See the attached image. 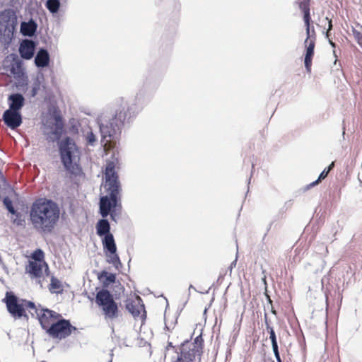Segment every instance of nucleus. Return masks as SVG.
Returning a JSON list of instances; mask_svg holds the SVG:
<instances>
[{
  "label": "nucleus",
  "instance_id": "f257e3e1",
  "mask_svg": "<svg viewBox=\"0 0 362 362\" xmlns=\"http://www.w3.org/2000/svg\"><path fill=\"white\" fill-rule=\"evenodd\" d=\"M141 108L135 103H124L109 114H102L96 119L102 139H119L123 129H129Z\"/></svg>",
  "mask_w": 362,
  "mask_h": 362
},
{
  "label": "nucleus",
  "instance_id": "6e6d98bb",
  "mask_svg": "<svg viewBox=\"0 0 362 362\" xmlns=\"http://www.w3.org/2000/svg\"><path fill=\"white\" fill-rule=\"evenodd\" d=\"M137 300H138L139 303L142 302V299L141 298V297H138Z\"/></svg>",
  "mask_w": 362,
  "mask_h": 362
},
{
  "label": "nucleus",
  "instance_id": "7ed1b4c3",
  "mask_svg": "<svg viewBox=\"0 0 362 362\" xmlns=\"http://www.w3.org/2000/svg\"><path fill=\"white\" fill-rule=\"evenodd\" d=\"M191 339L192 337L184 340L179 346H175L172 341H168L165 348V351L172 349L175 354L171 358V362H201L204 349L202 335L196 337L193 341Z\"/></svg>",
  "mask_w": 362,
  "mask_h": 362
},
{
  "label": "nucleus",
  "instance_id": "ddd939ff",
  "mask_svg": "<svg viewBox=\"0 0 362 362\" xmlns=\"http://www.w3.org/2000/svg\"><path fill=\"white\" fill-rule=\"evenodd\" d=\"M103 252L106 257V262L113 265L117 269L119 270L122 268L123 264L117 254V245L115 241L103 245Z\"/></svg>",
  "mask_w": 362,
  "mask_h": 362
},
{
  "label": "nucleus",
  "instance_id": "393cba45",
  "mask_svg": "<svg viewBox=\"0 0 362 362\" xmlns=\"http://www.w3.org/2000/svg\"><path fill=\"white\" fill-rule=\"evenodd\" d=\"M98 279L102 282L101 289H107L110 284L116 283L117 275L115 273H110L106 270H102L98 274Z\"/></svg>",
  "mask_w": 362,
  "mask_h": 362
},
{
  "label": "nucleus",
  "instance_id": "338daca9",
  "mask_svg": "<svg viewBox=\"0 0 362 362\" xmlns=\"http://www.w3.org/2000/svg\"><path fill=\"white\" fill-rule=\"evenodd\" d=\"M41 362H46V361H41Z\"/></svg>",
  "mask_w": 362,
  "mask_h": 362
},
{
  "label": "nucleus",
  "instance_id": "aec40b11",
  "mask_svg": "<svg viewBox=\"0 0 362 362\" xmlns=\"http://www.w3.org/2000/svg\"><path fill=\"white\" fill-rule=\"evenodd\" d=\"M6 58L10 59L8 71L13 77L26 73L23 66V62L17 54L11 53Z\"/></svg>",
  "mask_w": 362,
  "mask_h": 362
},
{
  "label": "nucleus",
  "instance_id": "603ef678",
  "mask_svg": "<svg viewBox=\"0 0 362 362\" xmlns=\"http://www.w3.org/2000/svg\"><path fill=\"white\" fill-rule=\"evenodd\" d=\"M271 312L272 313H273L274 315H276V311L274 310V308H273V306L272 305V308H271Z\"/></svg>",
  "mask_w": 362,
  "mask_h": 362
},
{
  "label": "nucleus",
  "instance_id": "dca6fc26",
  "mask_svg": "<svg viewBox=\"0 0 362 362\" xmlns=\"http://www.w3.org/2000/svg\"><path fill=\"white\" fill-rule=\"evenodd\" d=\"M43 267H45L46 274L48 275L49 269L45 262L42 263L30 260L28 264L25 267V272L31 279H39L42 276Z\"/></svg>",
  "mask_w": 362,
  "mask_h": 362
},
{
  "label": "nucleus",
  "instance_id": "09e8293b",
  "mask_svg": "<svg viewBox=\"0 0 362 362\" xmlns=\"http://www.w3.org/2000/svg\"><path fill=\"white\" fill-rule=\"evenodd\" d=\"M334 167V163L332 162L328 167L326 168L327 170H329V172H330L333 168Z\"/></svg>",
  "mask_w": 362,
  "mask_h": 362
},
{
  "label": "nucleus",
  "instance_id": "2eb2a0df",
  "mask_svg": "<svg viewBox=\"0 0 362 362\" xmlns=\"http://www.w3.org/2000/svg\"><path fill=\"white\" fill-rule=\"evenodd\" d=\"M162 77L163 74L161 72L154 69H150L145 76L144 88L146 90H156L160 85Z\"/></svg>",
  "mask_w": 362,
  "mask_h": 362
},
{
  "label": "nucleus",
  "instance_id": "a878e982",
  "mask_svg": "<svg viewBox=\"0 0 362 362\" xmlns=\"http://www.w3.org/2000/svg\"><path fill=\"white\" fill-rule=\"evenodd\" d=\"M141 307L144 308V305L142 303ZM125 308L133 316L134 319L141 316V318L144 320L146 317V313L144 309V313L141 315V312L137 306L134 304V300L127 299L125 303Z\"/></svg>",
  "mask_w": 362,
  "mask_h": 362
},
{
  "label": "nucleus",
  "instance_id": "4468645a",
  "mask_svg": "<svg viewBox=\"0 0 362 362\" xmlns=\"http://www.w3.org/2000/svg\"><path fill=\"white\" fill-rule=\"evenodd\" d=\"M2 119L5 125L11 130L17 129L23 123L21 112L6 110L3 113Z\"/></svg>",
  "mask_w": 362,
  "mask_h": 362
},
{
  "label": "nucleus",
  "instance_id": "69168bd1",
  "mask_svg": "<svg viewBox=\"0 0 362 362\" xmlns=\"http://www.w3.org/2000/svg\"><path fill=\"white\" fill-rule=\"evenodd\" d=\"M165 328H166L167 329H169V328L168 327V326H167L166 325H165Z\"/></svg>",
  "mask_w": 362,
  "mask_h": 362
},
{
  "label": "nucleus",
  "instance_id": "c85d7f7f",
  "mask_svg": "<svg viewBox=\"0 0 362 362\" xmlns=\"http://www.w3.org/2000/svg\"><path fill=\"white\" fill-rule=\"evenodd\" d=\"M13 78L16 80L14 85L18 90L26 87L28 84V78L26 73L19 74Z\"/></svg>",
  "mask_w": 362,
  "mask_h": 362
},
{
  "label": "nucleus",
  "instance_id": "f3484780",
  "mask_svg": "<svg viewBox=\"0 0 362 362\" xmlns=\"http://www.w3.org/2000/svg\"><path fill=\"white\" fill-rule=\"evenodd\" d=\"M312 37L310 33L309 37L306 34V39L305 40L304 44L305 47V55H304V65L307 72H310L312 61L315 54V40L314 39H310Z\"/></svg>",
  "mask_w": 362,
  "mask_h": 362
},
{
  "label": "nucleus",
  "instance_id": "8fccbe9b",
  "mask_svg": "<svg viewBox=\"0 0 362 362\" xmlns=\"http://www.w3.org/2000/svg\"><path fill=\"white\" fill-rule=\"evenodd\" d=\"M192 289L195 291H197V289L195 288V287L192 284H190L189 286V293H188V296H190V291Z\"/></svg>",
  "mask_w": 362,
  "mask_h": 362
},
{
  "label": "nucleus",
  "instance_id": "c9c22d12",
  "mask_svg": "<svg viewBox=\"0 0 362 362\" xmlns=\"http://www.w3.org/2000/svg\"><path fill=\"white\" fill-rule=\"evenodd\" d=\"M271 343H272V350L274 352V355L276 358V361L281 362V358L280 353L279 351V346H278L277 341H272Z\"/></svg>",
  "mask_w": 362,
  "mask_h": 362
},
{
  "label": "nucleus",
  "instance_id": "6e6552de",
  "mask_svg": "<svg viewBox=\"0 0 362 362\" xmlns=\"http://www.w3.org/2000/svg\"><path fill=\"white\" fill-rule=\"evenodd\" d=\"M76 330V327L74 326L69 320L65 319L61 315V317L47 328L46 334L53 339L62 340L69 337Z\"/></svg>",
  "mask_w": 362,
  "mask_h": 362
},
{
  "label": "nucleus",
  "instance_id": "2f4dec72",
  "mask_svg": "<svg viewBox=\"0 0 362 362\" xmlns=\"http://www.w3.org/2000/svg\"><path fill=\"white\" fill-rule=\"evenodd\" d=\"M98 139L96 135L91 129H89L86 134V142L88 146H95L97 144Z\"/></svg>",
  "mask_w": 362,
  "mask_h": 362
},
{
  "label": "nucleus",
  "instance_id": "e433bc0d",
  "mask_svg": "<svg viewBox=\"0 0 362 362\" xmlns=\"http://www.w3.org/2000/svg\"><path fill=\"white\" fill-rule=\"evenodd\" d=\"M40 81L37 79L34 83H33V85L32 86V90H31V96L32 97H35L39 90H40Z\"/></svg>",
  "mask_w": 362,
  "mask_h": 362
},
{
  "label": "nucleus",
  "instance_id": "7c9ffc66",
  "mask_svg": "<svg viewBox=\"0 0 362 362\" xmlns=\"http://www.w3.org/2000/svg\"><path fill=\"white\" fill-rule=\"evenodd\" d=\"M49 113L51 117L54 120L52 124H64L63 119L57 107L49 108Z\"/></svg>",
  "mask_w": 362,
  "mask_h": 362
},
{
  "label": "nucleus",
  "instance_id": "6ab92c4d",
  "mask_svg": "<svg viewBox=\"0 0 362 362\" xmlns=\"http://www.w3.org/2000/svg\"><path fill=\"white\" fill-rule=\"evenodd\" d=\"M105 188L106 195L121 197L122 186L119 177H105Z\"/></svg>",
  "mask_w": 362,
  "mask_h": 362
},
{
  "label": "nucleus",
  "instance_id": "37998d69",
  "mask_svg": "<svg viewBox=\"0 0 362 362\" xmlns=\"http://www.w3.org/2000/svg\"><path fill=\"white\" fill-rule=\"evenodd\" d=\"M327 39H328L329 43L331 45V47L332 48H334V49H333V54H334V57L337 58V55L336 50H335V47H336L337 45L332 40H330L329 37L327 38Z\"/></svg>",
  "mask_w": 362,
  "mask_h": 362
},
{
  "label": "nucleus",
  "instance_id": "5701e85b",
  "mask_svg": "<svg viewBox=\"0 0 362 362\" xmlns=\"http://www.w3.org/2000/svg\"><path fill=\"white\" fill-rule=\"evenodd\" d=\"M37 28V23L34 20L30 19L28 21H23L21 23L20 32L21 35L25 37H32L35 35Z\"/></svg>",
  "mask_w": 362,
  "mask_h": 362
},
{
  "label": "nucleus",
  "instance_id": "bf43d9fd",
  "mask_svg": "<svg viewBox=\"0 0 362 362\" xmlns=\"http://www.w3.org/2000/svg\"><path fill=\"white\" fill-rule=\"evenodd\" d=\"M206 311H207V309H206V308H205V309H204V315H205V314H206Z\"/></svg>",
  "mask_w": 362,
  "mask_h": 362
},
{
  "label": "nucleus",
  "instance_id": "ea45409f",
  "mask_svg": "<svg viewBox=\"0 0 362 362\" xmlns=\"http://www.w3.org/2000/svg\"><path fill=\"white\" fill-rule=\"evenodd\" d=\"M354 37L356 39L358 43L362 45V33L358 31L354 30Z\"/></svg>",
  "mask_w": 362,
  "mask_h": 362
},
{
  "label": "nucleus",
  "instance_id": "f8f14e48",
  "mask_svg": "<svg viewBox=\"0 0 362 362\" xmlns=\"http://www.w3.org/2000/svg\"><path fill=\"white\" fill-rule=\"evenodd\" d=\"M65 133L64 124H49L45 126L43 134L48 143H54L59 147V143L62 141V135Z\"/></svg>",
  "mask_w": 362,
  "mask_h": 362
},
{
  "label": "nucleus",
  "instance_id": "423d86ee",
  "mask_svg": "<svg viewBox=\"0 0 362 362\" xmlns=\"http://www.w3.org/2000/svg\"><path fill=\"white\" fill-rule=\"evenodd\" d=\"M18 17L12 8H5L0 12V42L8 45L16 33Z\"/></svg>",
  "mask_w": 362,
  "mask_h": 362
},
{
  "label": "nucleus",
  "instance_id": "de8ad7c7",
  "mask_svg": "<svg viewBox=\"0 0 362 362\" xmlns=\"http://www.w3.org/2000/svg\"><path fill=\"white\" fill-rule=\"evenodd\" d=\"M310 34L312 35L310 39H315V32L313 26L312 27V29L310 28Z\"/></svg>",
  "mask_w": 362,
  "mask_h": 362
},
{
  "label": "nucleus",
  "instance_id": "4c0bfd02",
  "mask_svg": "<svg viewBox=\"0 0 362 362\" xmlns=\"http://www.w3.org/2000/svg\"><path fill=\"white\" fill-rule=\"evenodd\" d=\"M121 211H119V210L111 211L110 214H109L111 221L117 223V217L119 215Z\"/></svg>",
  "mask_w": 362,
  "mask_h": 362
},
{
  "label": "nucleus",
  "instance_id": "4d7b16f0",
  "mask_svg": "<svg viewBox=\"0 0 362 362\" xmlns=\"http://www.w3.org/2000/svg\"><path fill=\"white\" fill-rule=\"evenodd\" d=\"M130 262H131V259H129V262H128L129 269L130 268Z\"/></svg>",
  "mask_w": 362,
  "mask_h": 362
},
{
  "label": "nucleus",
  "instance_id": "680f3d73",
  "mask_svg": "<svg viewBox=\"0 0 362 362\" xmlns=\"http://www.w3.org/2000/svg\"><path fill=\"white\" fill-rule=\"evenodd\" d=\"M271 227H272V223H270V224H269V228H268L267 230H269L270 229V228H271Z\"/></svg>",
  "mask_w": 362,
  "mask_h": 362
},
{
  "label": "nucleus",
  "instance_id": "c756f323",
  "mask_svg": "<svg viewBox=\"0 0 362 362\" xmlns=\"http://www.w3.org/2000/svg\"><path fill=\"white\" fill-rule=\"evenodd\" d=\"M45 6L52 15H55L59 11L61 6L60 0H47Z\"/></svg>",
  "mask_w": 362,
  "mask_h": 362
},
{
  "label": "nucleus",
  "instance_id": "49530a36",
  "mask_svg": "<svg viewBox=\"0 0 362 362\" xmlns=\"http://www.w3.org/2000/svg\"><path fill=\"white\" fill-rule=\"evenodd\" d=\"M269 339L271 340V342L272 341H277V339H276V333H272L269 334Z\"/></svg>",
  "mask_w": 362,
  "mask_h": 362
},
{
  "label": "nucleus",
  "instance_id": "b1692460",
  "mask_svg": "<svg viewBox=\"0 0 362 362\" xmlns=\"http://www.w3.org/2000/svg\"><path fill=\"white\" fill-rule=\"evenodd\" d=\"M309 1L310 0H303L299 4V8L303 13V21L305 26V33L308 35V37H309L310 35V28L312 21L310 12Z\"/></svg>",
  "mask_w": 362,
  "mask_h": 362
},
{
  "label": "nucleus",
  "instance_id": "72a5a7b5",
  "mask_svg": "<svg viewBox=\"0 0 362 362\" xmlns=\"http://www.w3.org/2000/svg\"><path fill=\"white\" fill-rule=\"evenodd\" d=\"M3 204L9 214L15 212L13 201L8 196H5L2 200Z\"/></svg>",
  "mask_w": 362,
  "mask_h": 362
},
{
  "label": "nucleus",
  "instance_id": "a18cd8bd",
  "mask_svg": "<svg viewBox=\"0 0 362 362\" xmlns=\"http://www.w3.org/2000/svg\"><path fill=\"white\" fill-rule=\"evenodd\" d=\"M264 322H265L266 327H267V325H271V322L268 318V315H267V313H264Z\"/></svg>",
  "mask_w": 362,
  "mask_h": 362
},
{
  "label": "nucleus",
  "instance_id": "79ce46f5",
  "mask_svg": "<svg viewBox=\"0 0 362 362\" xmlns=\"http://www.w3.org/2000/svg\"><path fill=\"white\" fill-rule=\"evenodd\" d=\"M320 182V180H318V179H317L316 180L313 181V182H311L310 184H309V185H306V186H305V191H306V190H308V189H310L311 187H315V186L319 184V182Z\"/></svg>",
  "mask_w": 362,
  "mask_h": 362
},
{
  "label": "nucleus",
  "instance_id": "39448f33",
  "mask_svg": "<svg viewBox=\"0 0 362 362\" xmlns=\"http://www.w3.org/2000/svg\"><path fill=\"white\" fill-rule=\"evenodd\" d=\"M3 302L6 304L7 311L14 320L23 319L28 322L29 317L26 309L33 311L35 309V303L33 301L18 297L12 291H7Z\"/></svg>",
  "mask_w": 362,
  "mask_h": 362
},
{
  "label": "nucleus",
  "instance_id": "20e7f679",
  "mask_svg": "<svg viewBox=\"0 0 362 362\" xmlns=\"http://www.w3.org/2000/svg\"><path fill=\"white\" fill-rule=\"evenodd\" d=\"M60 161L64 170L74 175L82 170L80 165L81 152L74 140L66 136L59 143L58 147Z\"/></svg>",
  "mask_w": 362,
  "mask_h": 362
},
{
  "label": "nucleus",
  "instance_id": "9b49d317",
  "mask_svg": "<svg viewBox=\"0 0 362 362\" xmlns=\"http://www.w3.org/2000/svg\"><path fill=\"white\" fill-rule=\"evenodd\" d=\"M96 234L101 238L102 245L115 241L113 234L111 233V226L106 218L99 219L95 225Z\"/></svg>",
  "mask_w": 362,
  "mask_h": 362
},
{
  "label": "nucleus",
  "instance_id": "052dcab7",
  "mask_svg": "<svg viewBox=\"0 0 362 362\" xmlns=\"http://www.w3.org/2000/svg\"><path fill=\"white\" fill-rule=\"evenodd\" d=\"M251 176H252V175H250V178H249V180H248V185H249V184H250V182Z\"/></svg>",
  "mask_w": 362,
  "mask_h": 362
},
{
  "label": "nucleus",
  "instance_id": "3c124183",
  "mask_svg": "<svg viewBox=\"0 0 362 362\" xmlns=\"http://www.w3.org/2000/svg\"><path fill=\"white\" fill-rule=\"evenodd\" d=\"M236 262H237V257L235 258V259L234 261H233V262H231V264H230V270L232 269V268H233V267H235V265H236Z\"/></svg>",
  "mask_w": 362,
  "mask_h": 362
},
{
  "label": "nucleus",
  "instance_id": "0e129e2a",
  "mask_svg": "<svg viewBox=\"0 0 362 362\" xmlns=\"http://www.w3.org/2000/svg\"><path fill=\"white\" fill-rule=\"evenodd\" d=\"M0 264H3V261L1 258H0Z\"/></svg>",
  "mask_w": 362,
  "mask_h": 362
},
{
  "label": "nucleus",
  "instance_id": "0eeeda50",
  "mask_svg": "<svg viewBox=\"0 0 362 362\" xmlns=\"http://www.w3.org/2000/svg\"><path fill=\"white\" fill-rule=\"evenodd\" d=\"M95 302L102 310L105 319L113 320L119 315V308L113 294L108 289H99Z\"/></svg>",
  "mask_w": 362,
  "mask_h": 362
},
{
  "label": "nucleus",
  "instance_id": "bb28decb",
  "mask_svg": "<svg viewBox=\"0 0 362 362\" xmlns=\"http://www.w3.org/2000/svg\"><path fill=\"white\" fill-rule=\"evenodd\" d=\"M118 165H119V158L116 157L115 153H113L112 159L107 162L105 177H119L115 171V168Z\"/></svg>",
  "mask_w": 362,
  "mask_h": 362
},
{
  "label": "nucleus",
  "instance_id": "f03ea898",
  "mask_svg": "<svg viewBox=\"0 0 362 362\" xmlns=\"http://www.w3.org/2000/svg\"><path fill=\"white\" fill-rule=\"evenodd\" d=\"M60 213L59 204L53 199L37 198L30 206L29 220L37 232L51 234L57 226Z\"/></svg>",
  "mask_w": 362,
  "mask_h": 362
},
{
  "label": "nucleus",
  "instance_id": "a211bd4d",
  "mask_svg": "<svg viewBox=\"0 0 362 362\" xmlns=\"http://www.w3.org/2000/svg\"><path fill=\"white\" fill-rule=\"evenodd\" d=\"M37 43L33 40L25 39L19 45L18 52L21 59H31L35 53Z\"/></svg>",
  "mask_w": 362,
  "mask_h": 362
},
{
  "label": "nucleus",
  "instance_id": "4be33fe9",
  "mask_svg": "<svg viewBox=\"0 0 362 362\" xmlns=\"http://www.w3.org/2000/svg\"><path fill=\"white\" fill-rule=\"evenodd\" d=\"M35 65L38 69H43L49 66L50 55L48 50L45 47H40L35 56Z\"/></svg>",
  "mask_w": 362,
  "mask_h": 362
},
{
  "label": "nucleus",
  "instance_id": "864d4df0",
  "mask_svg": "<svg viewBox=\"0 0 362 362\" xmlns=\"http://www.w3.org/2000/svg\"><path fill=\"white\" fill-rule=\"evenodd\" d=\"M112 356H113V353H112V350H111V353H110V357L111 358H110V359H109L108 362H112Z\"/></svg>",
  "mask_w": 362,
  "mask_h": 362
},
{
  "label": "nucleus",
  "instance_id": "e2e57ef3",
  "mask_svg": "<svg viewBox=\"0 0 362 362\" xmlns=\"http://www.w3.org/2000/svg\"><path fill=\"white\" fill-rule=\"evenodd\" d=\"M168 50H171V45L168 47Z\"/></svg>",
  "mask_w": 362,
  "mask_h": 362
},
{
  "label": "nucleus",
  "instance_id": "1a4fd4ad",
  "mask_svg": "<svg viewBox=\"0 0 362 362\" xmlns=\"http://www.w3.org/2000/svg\"><path fill=\"white\" fill-rule=\"evenodd\" d=\"M30 314L33 317H36L39 321L41 328L47 332V328L51 326L55 320H57L61 314L42 306L40 304L35 305V309L30 311Z\"/></svg>",
  "mask_w": 362,
  "mask_h": 362
},
{
  "label": "nucleus",
  "instance_id": "473e14b6",
  "mask_svg": "<svg viewBox=\"0 0 362 362\" xmlns=\"http://www.w3.org/2000/svg\"><path fill=\"white\" fill-rule=\"evenodd\" d=\"M11 215L14 216L15 218L13 219V224L18 226H25V221L23 218V215L21 212H18L17 210H15L14 213H11Z\"/></svg>",
  "mask_w": 362,
  "mask_h": 362
},
{
  "label": "nucleus",
  "instance_id": "a19ab883",
  "mask_svg": "<svg viewBox=\"0 0 362 362\" xmlns=\"http://www.w3.org/2000/svg\"><path fill=\"white\" fill-rule=\"evenodd\" d=\"M326 19L328 20V28L327 32L325 33V37L327 38H329V31L332 29L333 25L332 20H329L327 17L326 18Z\"/></svg>",
  "mask_w": 362,
  "mask_h": 362
},
{
  "label": "nucleus",
  "instance_id": "cd10ccee",
  "mask_svg": "<svg viewBox=\"0 0 362 362\" xmlns=\"http://www.w3.org/2000/svg\"><path fill=\"white\" fill-rule=\"evenodd\" d=\"M49 291L51 293L62 294L64 289L62 281L54 276H52L49 285Z\"/></svg>",
  "mask_w": 362,
  "mask_h": 362
},
{
  "label": "nucleus",
  "instance_id": "58836bf2",
  "mask_svg": "<svg viewBox=\"0 0 362 362\" xmlns=\"http://www.w3.org/2000/svg\"><path fill=\"white\" fill-rule=\"evenodd\" d=\"M329 173V170H327L326 168H325L321 172V173L319 175L318 178H317L318 180H320L321 182L322 180H325L327 177Z\"/></svg>",
  "mask_w": 362,
  "mask_h": 362
},
{
  "label": "nucleus",
  "instance_id": "5fc2aeb1",
  "mask_svg": "<svg viewBox=\"0 0 362 362\" xmlns=\"http://www.w3.org/2000/svg\"><path fill=\"white\" fill-rule=\"evenodd\" d=\"M118 285H119L120 289H122V290L124 289V286L119 282H118Z\"/></svg>",
  "mask_w": 362,
  "mask_h": 362
},
{
  "label": "nucleus",
  "instance_id": "412c9836",
  "mask_svg": "<svg viewBox=\"0 0 362 362\" xmlns=\"http://www.w3.org/2000/svg\"><path fill=\"white\" fill-rule=\"evenodd\" d=\"M8 108L7 110L12 111L21 112V109L25 104V99L23 94L20 93H11L8 96Z\"/></svg>",
  "mask_w": 362,
  "mask_h": 362
},
{
  "label": "nucleus",
  "instance_id": "13d9d810",
  "mask_svg": "<svg viewBox=\"0 0 362 362\" xmlns=\"http://www.w3.org/2000/svg\"><path fill=\"white\" fill-rule=\"evenodd\" d=\"M88 299H89L90 300H91V301H93V298H91V297H90V296H88Z\"/></svg>",
  "mask_w": 362,
  "mask_h": 362
},
{
  "label": "nucleus",
  "instance_id": "9d476101",
  "mask_svg": "<svg viewBox=\"0 0 362 362\" xmlns=\"http://www.w3.org/2000/svg\"><path fill=\"white\" fill-rule=\"evenodd\" d=\"M122 211L121 197H115L107 195L100 197L99 214L103 218H107L111 211Z\"/></svg>",
  "mask_w": 362,
  "mask_h": 362
},
{
  "label": "nucleus",
  "instance_id": "c03bdc74",
  "mask_svg": "<svg viewBox=\"0 0 362 362\" xmlns=\"http://www.w3.org/2000/svg\"><path fill=\"white\" fill-rule=\"evenodd\" d=\"M266 329L269 334L275 332L274 327H272L271 325H267V327H266Z\"/></svg>",
  "mask_w": 362,
  "mask_h": 362
},
{
  "label": "nucleus",
  "instance_id": "f704fd0d",
  "mask_svg": "<svg viewBox=\"0 0 362 362\" xmlns=\"http://www.w3.org/2000/svg\"><path fill=\"white\" fill-rule=\"evenodd\" d=\"M33 257L34 259L33 261H35L37 262H42V263H43V262H45L44 261V258H45L44 252L40 248H37L34 251V252L33 254Z\"/></svg>",
  "mask_w": 362,
  "mask_h": 362
}]
</instances>
